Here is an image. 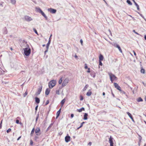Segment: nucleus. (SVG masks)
Masks as SVG:
<instances>
[{"label":"nucleus","instance_id":"4d7b16f0","mask_svg":"<svg viewBox=\"0 0 146 146\" xmlns=\"http://www.w3.org/2000/svg\"><path fill=\"white\" fill-rule=\"evenodd\" d=\"M88 70L87 71V72H88V73H89L90 72V68H88Z\"/></svg>","mask_w":146,"mask_h":146},{"label":"nucleus","instance_id":"603ef678","mask_svg":"<svg viewBox=\"0 0 146 146\" xmlns=\"http://www.w3.org/2000/svg\"><path fill=\"white\" fill-rule=\"evenodd\" d=\"M38 105H37L36 107H35V110L36 111H37V109H38Z\"/></svg>","mask_w":146,"mask_h":146},{"label":"nucleus","instance_id":"a18cd8bd","mask_svg":"<svg viewBox=\"0 0 146 146\" xmlns=\"http://www.w3.org/2000/svg\"><path fill=\"white\" fill-rule=\"evenodd\" d=\"M143 19H144V17L141 14H140L139 13H138Z\"/></svg>","mask_w":146,"mask_h":146},{"label":"nucleus","instance_id":"e2e57ef3","mask_svg":"<svg viewBox=\"0 0 146 146\" xmlns=\"http://www.w3.org/2000/svg\"><path fill=\"white\" fill-rule=\"evenodd\" d=\"M92 143L91 142H90L88 144V145H89L90 146H91L92 145Z\"/></svg>","mask_w":146,"mask_h":146},{"label":"nucleus","instance_id":"8fccbe9b","mask_svg":"<svg viewBox=\"0 0 146 146\" xmlns=\"http://www.w3.org/2000/svg\"><path fill=\"white\" fill-rule=\"evenodd\" d=\"M16 123L17 124H19V121L18 120H17L16 121Z\"/></svg>","mask_w":146,"mask_h":146},{"label":"nucleus","instance_id":"de8ad7c7","mask_svg":"<svg viewBox=\"0 0 146 146\" xmlns=\"http://www.w3.org/2000/svg\"><path fill=\"white\" fill-rule=\"evenodd\" d=\"M48 48H46V50L44 52V54H46V53L48 51Z\"/></svg>","mask_w":146,"mask_h":146},{"label":"nucleus","instance_id":"7ed1b4c3","mask_svg":"<svg viewBox=\"0 0 146 146\" xmlns=\"http://www.w3.org/2000/svg\"><path fill=\"white\" fill-rule=\"evenodd\" d=\"M109 75L110 76V80L112 82H113V81L115 80H117V78L114 75L112 74L111 73H109Z\"/></svg>","mask_w":146,"mask_h":146},{"label":"nucleus","instance_id":"b1692460","mask_svg":"<svg viewBox=\"0 0 146 146\" xmlns=\"http://www.w3.org/2000/svg\"><path fill=\"white\" fill-rule=\"evenodd\" d=\"M11 3L13 5H15L16 3V0H10Z\"/></svg>","mask_w":146,"mask_h":146},{"label":"nucleus","instance_id":"bb28decb","mask_svg":"<svg viewBox=\"0 0 146 146\" xmlns=\"http://www.w3.org/2000/svg\"><path fill=\"white\" fill-rule=\"evenodd\" d=\"M84 123H85V122H83L82 123H81L80 126L79 127H78L77 128V129H78L80 128L81 127L83 126V124H84Z\"/></svg>","mask_w":146,"mask_h":146},{"label":"nucleus","instance_id":"9d476101","mask_svg":"<svg viewBox=\"0 0 146 146\" xmlns=\"http://www.w3.org/2000/svg\"><path fill=\"white\" fill-rule=\"evenodd\" d=\"M70 137L68 135H67L65 137V141L67 143L70 141Z\"/></svg>","mask_w":146,"mask_h":146},{"label":"nucleus","instance_id":"864d4df0","mask_svg":"<svg viewBox=\"0 0 146 146\" xmlns=\"http://www.w3.org/2000/svg\"><path fill=\"white\" fill-rule=\"evenodd\" d=\"M80 42L82 44V43H83V40L82 39H81L80 40Z\"/></svg>","mask_w":146,"mask_h":146},{"label":"nucleus","instance_id":"ddd939ff","mask_svg":"<svg viewBox=\"0 0 146 146\" xmlns=\"http://www.w3.org/2000/svg\"><path fill=\"white\" fill-rule=\"evenodd\" d=\"M51 42V39H50V37L49 38L48 41V43L47 44L46 46V48H48L49 46V45L50 44Z\"/></svg>","mask_w":146,"mask_h":146},{"label":"nucleus","instance_id":"5fc2aeb1","mask_svg":"<svg viewBox=\"0 0 146 146\" xmlns=\"http://www.w3.org/2000/svg\"><path fill=\"white\" fill-rule=\"evenodd\" d=\"M74 57L76 58L77 59L78 58V57L77 55H76V54L75 55Z\"/></svg>","mask_w":146,"mask_h":146},{"label":"nucleus","instance_id":"dca6fc26","mask_svg":"<svg viewBox=\"0 0 146 146\" xmlns=\"http://www.w3.org/2000/svg\"><path fill=\"white\" fill-rule=\"evenodd\" d=\"M88 116V114L87 113H85L84 115L83 119L85 120L87 119V116Z\"/></svg>","mask_w":146,"mask_h":146},{"label":"nucleus","instance_id":"69168bd1","mask_svg":"<svg viewBox=\"0 0 146 146\" xmlns=\"http://www.w3.org/2000/svg\"><path fill=\"white\" fill-rule=\"evenodd\" d=\"M133 52L134 55L135 56H136V53L134 51H133Z\"/></svg>","mask_w":146,"mask_h":146},{"label":"nucleus","instance_id":"4be33fe9","mask_svg":"<svg viewBox=\"0 0 146 146\" xmlns=\"http://www.w3.org/2000/svg\"><path fill=\"white\" fill-rule=\"evenodd\" d=\"M99 59V60L102 61L104 59V57L103 56L102 54H100V55Z\"/></svg>","mask_w":146,"mask_h":146},{"label":"nucleus","instance_id":"a878e982","mask_svg":"<svg viewBox=\"0 0 146 146\" xmlns=\"http://www.w3.org/2000/svg\"><path fill=\"white\" fill-rule=\"evenodd\" d=\"M35 130V128H33V129H32V131H31V136H32L33 135V134L34 133Z\"/></svg>","mask_w":146,"mask_h":146},{"label":"nucleus","instance_id":"a19ab883","mask_svg":"<svg viewBox=\"0 0 146 146\" xmlns=\"http://www.w3.org/2000/svg\"><path fill=\"white\" fill-rule=\"evenodd\" d=\"M84 99V98H83V97L81 95L80 96V100L81 101H82V100H83Z\"/></svg>","mask_w":146,"mask_h":146},{"label":"nucleus","instance_id":"a211bd4d","mask_svg":"<svg viewBox=\"0 0 146 146\" xmlns=\"http://www.w3.org/2000/svg\"><path fill=\"white\" fill-rule=\"evenodd\" d=\"M42 88H38V92L36 93V94H37V95H39L41 90H42Z\"/></svg>","mask_w":146,"mask_h":146},{"label":"nucleus","instance_id":"bf43d9fd","mask_svg":"<svg viewBox=\"0 0 146 146\" xmlns=\"http://www.w3.org/2000/svg\"><path fill=\"white\" fill-rule=\"evenodd\" d=\"M108 31L109 32V33L110 34L112 35V34H111V31L110 30V29H109L108 30Z\"/></svg>","mask_w":146,"mask_h":146},{"label":"nucleus","instance_id":"f3484780","mask_svg":"<svg viewBox=\"0 0 146 146\" xmlns=\"http://www.w3.org/2000/svg\"><path fill=\"white\" fill-rule=\"evenodd\" d=\"M50 90L48 89V88H47L46 89V91H45V94L46 95H48L50 92Z\"/></svg>","mask_w":146,"mask_h":146},{"label":"nucleus","instance_id":"39448f33","mask_svg":"<svg viewBox=\"0 0 146 146\" xmlns=\"http://www.w3.org/2000/svg\"><path fill=\"white\" fill-rule=\"evenodd\" d=\"M69 81V80L68 78H66L64 80V82H63L62 84V87H64L66 86V85L67 84L68 82Z\"/></svg>","mask_w":146,"mask_h":146},{"label":"nucleus","instance_id":"0eeeda50","mask_svg":"<svg viewBox=\"0 0 146 146\" xmlns=\"http://www.w3.org/2000/svg\"><path fill=\"white\" fill-rule=\"evenodd\" d=\"M48 11L50 12V13L52 14L55 13L56 11V9H53L52 8L48 9Z\"/></svg>","mask_w":146,"mask_h":146},{"label":"nucleus","instance_id":"412c9836","mask_svg":"<svg viewBox=\"0 0 146 146\" xmlns=\"http://www.w3.org/2000/svg\"><path fill=\"white\" fill-rule=\"evenodd\" d=\"M65 101H66L65 98H64V99L63 100H62L61 101L60 103H61V104L62 107L63 106V105L64 104V103H65Z\"/></svg>","mask_w":146,"mask_h":146},{"label":"nucleus","instance_id":"f704fd0d","mask_svg":"<svg viewBox=\"0 0 146 146\" xmlns=\"http://www.w3.org/2000/svg\"><path fill=\"white\" fill-rule=\"evenodd\" d=\"M56 94L58 95H59L60 94V91L59 90H57L56 91Z\"/></svg>","mask_w":146,"mask_h":146},{"label":"nucleus","instance_id":"338daca9","mask_svg":"<svg viewBox=\"0 0 146 146\" xmlns=\"http://www.w3.org/2000/svg\"><path fill=\"white\" fill-rule=\"evenodd\" d=\"M38 117H37L36 119V121L38 119Z\"/></svg>","mask_w":146,"mask_h":146},{"label":"nucleus","instance_id":"aec40b11","mask_svg":"<svg viewBox=\"0 0 146 146\" xmlns=\"http://www.w3.org/2000/svg\"><path fill=\"white\" fill-rule=\"evenodd\" d=\"M35 102L37 104H38L40 102V99L37 97L35 98Z\"/></svg>","mask_w":146,"mask_h":146},{"label":"nucleus","instance_id":"473e14b6","mask_svg":"<svg viewBox=\"0 0 146 146\" xmlns=\"http://www.w3.org/2000/svg\"><path fill=\"white\" fill-rule=\"evenodd\" d=\"M62 82V78H61L58 81V83L59 84H61Z\"/></svg>","mask_w":146,"mask_h":146},{"label":"nucleus","instance_id":"6ab92c4d","mask_svg":"<svg viewBox=\"0 0 146 146\" xmlns=\"http://www.w3.org/2000/svg\"><path fill=\"white\" fill-rule=\"evenodd\" d=\"M84 108L83 107H82L80 109H77V111H78L79 112H81L82 111H84Z\"/></svg>","mask_w":146,"mask_h":146},{"label":"nucleus","instance_id":"c756f323","mask_svg":"<svg viewBox=\"0 0 146 146\" xmlns=\"http://www.w3.org/2000/svg\"><path fill=\"white\" fill-rule=\"evenodd\" d=\"M88 86V85H86L85 86L84 88H83V91H85L86 89L87 88V87Z\"/></svg>","mask_w":146,"mask_h":146},{"label":"nucleus","instance_id":"20e7f679","mask_svg":"<svg viewBox=\"0 0 146 146\" xmlns=\"http://www.w3.org/2000/svg\"><path fill=\"white\" fill-rule=\"evenodd\" d=\"M24 18L25 20L27 22H30L33 20V19L31 17L27 15L25 16Z\"/></svg>","mask_w":146,"mask_h":146},{"label":"nucleus","instance_id":"ea45409f","mask_svg":"<svg viewBox=\"0 0 146 146\" xmlns=\"http://www.w3.org/2000/svg\"><path fill=\"white\" fill-rule=\"evenodd\" d=\"M11 131V129L10 128H9L7 130V133H9Z\"/></svg>","mask_w":146,"mask_h":146},{"label":"nucleus","instance_id":"052dcab7","mask_svg":"<svg viewBox=\"0 0 146 146\" xmlns=\"http://www.w3.org/2000/svg\"><path fill=\"white\" fill-rule=\"evenodd\" d=\"M111 94H112L113 96V97H115V96H114V94L112 92V90H111Z\"/></svg>","mask_w":146,"mask_h":146},{"label":"nucleus","instance_id":"9b49d317","mask_svg":"<svg viewBox=\"0 0 146 146\" xmlns=\"http://www.w3.org/2000/svg\"><path fill=\"white\" fill-rule=\"evenodd\" d=\"M40 131V129L39 128L37 127V128L35 131V132L36 133V134L37 135H40V134L39 133V132Z\"/></svg>","mask_w":146,"mask_h":146},{"label":"nucleus","instance_id":"0e129e2a","mask_svg":"<svg viewBox=\"0 0 146 146\" xmlns=\"http://www.w3.org/2000/svg\"><path fill=\"white\" fill-rule=\"evenodd\" d=\"M38 138V137L37 136H36L35 137V140H36Z\"/></svg>","mask_w":146,"mask_h":146},{"label":"nucleus","instance_id":"3c124183","mask_svg":"<svg viewBox=\"0 0 146 146\" xmlns=\"http://www.w3.org/2000/svg\"><path fill=\"white\" fill-rule=\"evenodd\" d=\"M121 92L123 94H125V92H124V91H121Z\"/></svg>","mask_w":146,"mask_h":146},{"label":"nucleus","instance_id":"6e6552de","mask_svg":"<svg viewBox=\"0 0 146 146\" xmlns=\"http://www.w3.org/2000/svg\"><path fill=\"white\" fill-rule=\"evenodd\" d=\"M113 45V46H114L115 47H116V48H118V49H119V52H120L121 53H122V50L121 49V48H120V46H119L118 44H114Z\"/></svg>","mask_w":146,"mask_h":146},{"label":"nucleus","instance_id":"cd10ccee","mask_svg":"<svg viewBox=\"0 0 146 146\" xmlns=\"http://www.w3.org/2000/svg\"><path fill=\"white\" fill-rule=\"evenodd\" d=\"M137 101L138 102H142L143 100L141 97H139L137 99Z\"/></svg>","mask_w":146,"mask_h":146},{"label":"nucleus","instance_id":"72a5a7b5","mask_svg":"<svg viewBox=\"0 0 146 146\" xmlns=\"http://www.w3.org/2000/svg\"><path fill=\"white\" fill-rule=\"evenodd\" d=\"M90 75L93 78H94L95 76V75L94 73H91L90 74Z\"/></svg>","mask_w":146,"mask_h":146},{"label":"nucleus","instance_id":"774afa93","mask_svg":"<svg viewBox=\"0 0 146 146\" xmlns=\"http://www.w3.org/2000/svg\"><path fill=\"white\" fill-rule=\"evenodd\" d=\"M144 38L145 40H146V35L144 36Z\"/></svg>","mask_w":146,"mask_h":146},{"label":"nucleus","instance_id":"6e6d98bb","mask_svg":"<svg viewBox=\"0 0 146 146\" xmlns=\"http://www.w3.org/2000/svg\"><path fill=\"white\" fill-rule=\"evenodd\" d=\"M74 116V114H71V118H73Z\"/></svg>","mask_w":146,"mask_h":146},{"label":"nucleus","instance_id":"49530a36","mask_svg":"<svg viewBox=\"0 0 146 146\" xmlns=\"http://www.w3.org/2000/svg\"><path fill=\"white\" fill-rule=\"evenodd\" d=\"M85 67H84L86 69L87 68H88V66H87V64H85Z\"/></svg>","mask_w":146,"mask_h":146},{"label":"nucleus","instance_id":"2eb2a0df","mask_svg":"<svg viewBox=\"0 0 146 146\" xmlns=\"http://www.w3.org/2000/svg\"><path fill=\"white\" fill-rule=\"evenodd\" d=\"M92 94V91L91 90H89L88 92L86 93V95L88 96H90Z\"/></svg>","mask_w":146,"mask_h":146},{"label":"nucleus","instance_id":"393cba45","mask_svg":"<svg viewBox=\"0 0 146 146\" xmlns=\"http://www.w3.org/2000/svg\"><path fill=\"white\" fill-rule=\"evenodd\" d=\"M53 124V123H51L50 124L49 126L48 127L47 129V131H48L49 129H50L51 128L52 126V125Z\"/></svg>","mask_w":146,"mask_h":146},{"label":"nucleus","instance_id":"680f3d73","mask_svg":"<svg viewBox=\"0 0 146 146\" xmlns=\"http://www.w3.org/2000/svg\"><path fill=\"white\" fill-rule=\"evenodd\" d=\"M21 136H20L19 137L18 139H17V141H18L19 140V139L21 138Z\"/></svg>","mask_w":146,"mask_h":146},{"label":"nucleus","instance_id":"7c9ffc66","mask_svg":"<svg viewBox=\"0 0 146 146\" xmlns=\"http://www.w3.org/2000/svg\"><path fill=\"white\" fill-rule=\"evenodd\" d=\"M127 115L129 116V117H130V118L132 116L131 114L130 113H129V112H127Z\"/></svg>","mask_w":146,"mask_h":146},{"label":"nucleus","instance_id":"2f4dec72","mask_svg":"<svg viewBox=\"0 0 146 146\" xmlns=\"http://www.w3.org/2000/svg\"><path fill=\"white\" fill-rule=\"evenodd\" d=\"M141 73H143V74H144L145 73V70L143 68L141 69Z\"/></svg>","mask_w":146,"mask_h":146},{"label":"nucleus","instance_id":"e433bc0d","mask_svg":"<svg viewBox=\"0 0 146 146\" xmlns=\"http://www.w3.org/2000/svg\"><path fill=\"white\" fill-rule=\"evenodd\" d=\"M40 13H41V14H42V15L44 17V16H45V15H45V14L42 11Z\"/></svg>","mask_w":146,"mask_h":146},{"label":"nucleus","instance_id":"f03ea898","mask_svg":"<svg viewBox=\"0 0 146 146\" xmlns=\"http://www.w3.org/2000/svg\"><path fill=\"white\" fill-rule=\"evenodd\" d=\"M56 82L55 80H53L50 81L48 83V86L49 88H52L56 84Z\"/></svg>","mask_w":146,"mask_h":146},{"label":"nucleus","instance_id":"58836bf2","mask_svg":"<svg viewBox=\"0 0 146 146\" xmlns=\"http://www.w3.org/2000/svg\"><path fill=\"white\" fill-rule=\"evenodd\" d=\"M33 30L36 34H38L37 31L35 28H33Z\"/></svg>","mask_w":146,"mask_h":146},{"label":"nucleus","instance_id":"5701e85b","mask_svg":"<svg viewBox=\"0 0 146 146\" xmlns=\"http://www.w3.org/2000/svg\"><path fill=\"white\" fill-rule=\"evenodd\" d=\"M36 9L37 11L40 13L42 11L41 9L39 7H36Z\"/></svg>","mask_w":146,"mask_h":146},{"label":"nucleus","instance_id":"13d9d810","mask_svg":"<svg viewBox=\"0 0 146 146\" xmlns=\"http://www.w3.org/2000/svg\"><path fill=\"white\" fill-rule=\"evenodd\" d=\"M133 32L135 33V34L138 35V33L137 32H136L135 30L133 31Z\"/></svg>","mask_w":146,"mask_h":146},{"label":"nucleus","instance_id":"4468645a","mask_svg":"<svg viewBox=\"0 0 146 146\" xmlns=\"http://www.w3.org/2000/svg\"><path fill=\"white\" fill-rule=\"evenodd\" d=\"M134 3L135 5L136 6L138 10H139V6L138 4L135 1V0H132Z\"/></svg>","mask_w":146,"mask_h":146},{"label":"nucleus","instance_id":"f257e3e1","mask_svg":"<svg viewBox=\"0 0 146 146\" xmlns=\"http://www.w3.org/2000/svg\"><path fill=\"white\" fill-rule=\"evenodd\" d=\"M26 44L27 47L23 48V50L24 51V53L25 55L26 56H28L31 53V50L28 45L27 44Z\"/></svg>","mask_w":146,"mask_h":146},{"label":"nucleus","instance_id":"37998d69","mask_svg":"<svg viewBox=\"0 0 146 146\" xmlns=\"http://www.w3.org/2000/svg\"><path fill=\"white\" fill-rule=\"evenodd\" d=\"M33 142L32 140H31L30 141V144L31 145H33Z\"/></svg>","mask_w":146,"mask_h":146},{"label":"nucleus","instance_id":"423d86ee","mask_svg":"<svg viewBox=\"0 0 146 146\" xmlns=\"http://www.w3.org/2000/svg\"><path fill=\"white\" fill-rule=\"evenodd\" d=\"M113 138L111 136H110V138H109V142L110 143V146H113Z\"/></svg>","mask_w":146,"mask_h":146},{"label":"nucleus","instance_id":"c03bdc74","mask_svg":"<svg viewBox=\"0 0 146 146\" xmlns=\"http://www.w3.org/2000/svg\"><path fill=\"white\" fill-rule=\"evenodd\" d=\"M2 120H1V123L0 124V129H1L2 127Z\"/></svg>","mask_w":146,"mask_h":146},{"label":"nucleus","instance_id":"c9c22d12","mask_svg":"<svg viewBox=\"0 0 146 146\" xmlns=\"http://www.w3.org/2000/svg\"><path fill=\"white\" fill-rule=\"evenodd\" d=\"M28 92L27 91H26L24 93V94H23V96L24 97H25L26 96Z\"/></svg>","mask_w":146,"mask_h":146},{"label":"nucleus","instance_id":"09e8293b","mask_svg":"<svg viewBox=\"0 0 146 146\" xmlns=\"http://www.w3.org/2000/svg\"><path fill=\"white\" fill-rule=\"evenodd\" d=\"M44 17L45 18V19L46 20H47V19H48V17L46 16V15H45V16H44Z\"/></svg>","mask_w":146,"mask_h":146},{"label":"nucleus","instance_id":"79ce46f5","mask_svg":"<svg viewBox=\"0 0 146 146\" xmlns=\"http://www.w3.org/2000/svg\"><path fill=\"white\" fill-rule=\"evenodd\" d=\"M49 100H47V101H46V103L45 105H46L48 104V103H49Z\"/></svg>","mask_w":146,"mask_h":146},{"label":"nucleus","instance_id":"c85d7f7f","mask_svg":"<svg viewBox=\"0 0 146 146\" xmlns=\"http://www.w3.org/2000/svg\"><path fill=\"white\" fill-rule=\"evenodd\" d=\"M126 1H127V3H128V4H129V5H132V3L130 0H127Z\"/></svg>","mask_w":146,"mask_h":146},{"label":"nucleus","instance_id":"4c0bfd02","mask_svg":"<svg viewBox=\"0 0 146 146\" xmlns=\"http://www.w3.org/2000/svg\"><path fill=\"white\" fill-rule=\"evenodd\" d=\"M99 65H100L101 66H102L103 65V64L102 62V61L99 60Z\"/></svg>","mask_w":146,"mask_h":146},{"label":"nucleus","instance_id":"f8f14e48","mask_svg":"<svg viewBox=\"0 0 146 146\" xmlns=\"http://www.w3.org/2000/svg\"><path fill=\"white\" fill-rule=\"evenodd\" d=\"M61 108H60L59 110L56 113V119H57L58 117H59V116L60 115V112H61Z\"/></svg>","mask_w":146,"mask_h":146},{"label":"nucleus","instance_id":"1a4fd4ad","mask_svg":"<svg viewBox=\"0 0 146 146\" xmlns=\"http://www.w3.org/2000/svg\"><path fill=\"white\" fill-rule=\"evenodd\" d=\"M114 85L115 87L117 88V90L121 91V88L119 86L118 84L115 83H114Z\"/></svg>","mask_w":146,"mask_h":146}]
</instances>
